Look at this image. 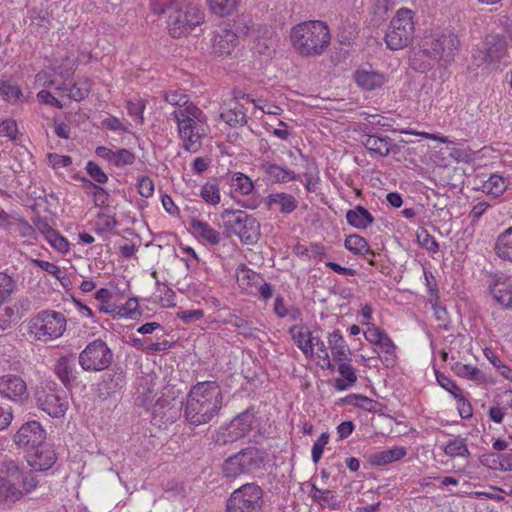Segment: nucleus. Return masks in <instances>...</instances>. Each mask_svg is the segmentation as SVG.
I'll list each match as a JSON object with an SVG mask.
<instances>
[{
  "label": "nucleus",
  "instance_id": "1",
  "mask_svg": "<svg viewBox=\"0 0 512 512\" xmlns=\"http://www.w3.org/2000/svg\"><path fill=\"white\" fill-rule=\"evenodd\" d=\"M224 395L216 381L192 385L183 402V417L192 426L210 423L223 407Z\"/></svg>",
  "mask_w": 512,
  "mask_h": 512
},
{
  "label": "nucleus",
  "instance_id": "2",
  "mask_svg": "<svg viewBox=\"0 0 512 512\" xmlns=\"http://www.w3.org/2000/svg\"><path fill=\"white\" fill-rule=\"evenodd\" d=\"M461 42L453 31L445 30L425 36L422 50L410 58V65L415 71L424 72L432 67L431 61H443L450 64L459 52Z\"/></svg>",
  "mask_w": 512,
  "mask_h": 512
},
{
  "label": "nucleus",
  "instance_id": "3",
  "mask_svg": "<svg viewBox=\"0 0 512 512\" xmlns=\"http://www.w3.org/2000/svg\"><path fill=\"white\" fill-rule=\"evenodd\" d=\"M331 41L329 27L320 20L304 21L291 29L290 42L302 57H319Z\"/></svg>",
  "mask_w": 512,
  "mask_h": 512
},
{
  "label": "nucleus",
  "instance_id": "4",
  "mask_svg": "<svg viewBox=\"0 0 512 512\" xmlns=\"http://www.w3.org/2000/svg\"><path fill=\"white\" fill-rule=\"evenodd\" d=\"M227 236L236 235L247 245L255 244L260 237V224L243 210L225 209L220 214Z\"/></svg>",
  "mask_w": 512,
  "mask_h": 512
},
{
  "label": "nucleus",
  "instance_id": "5",
  "mask_svg": "<svg viewBox=\"0 0 512 512\" xmlns=\"http://www.w3.org/2000/svg\"><path fill=\"white\" fill-rule=\"evenodd\" d=\"M34 399L37 407L53 418L64 417L69 408L68 393L54 381L36 386Z\"/></svg>",
  "mask_w": 512,
  "mask_h": 512
},
{
  "label": "nucleus",
  "instance_id": "6",
  "mask_svg": "<svg viewBox=\"0 0 512 512\" xmlns=\"http://www.w3.org/2000/svg\"><path fill=\"white\" fill-rule=\"evenodd\" d=\"M414 13L407 8H401L391 19L385 34V43L390 50H399L407 47L414 38Z\"/></svg>",
  "mask_w": 512,
  "mask_h": 512
},
{
  "label": "nucleus",
  "instance_id": "7",
  "mask_svg": "<svg viewBox=\"0 0 512 512\" xmlns=\"http://www.w3.org/2000/svg\"><path fill=\"white\" fill-rule=\"evenodd\" d=\"M66 330V318L63 313L52 310L39 312L29 321V332L39 341L61 337Z\"/></svg>",
  "mask_w": 512,
  "mask_h": 512
},
{
  "label": "nucleus",
  "instance_id": "8",
  "mask_svg": "<svg viewBox=\"0 0 512 512\" xmlns=\"http://www.w3.org/2000/svg\"><path fill=\"white\" fill-rule=\"evenodd\" d=\"M171 9L168 17V30L174 38L185 35L204 20V14L197 6L188 5L183 10L178 7L177 3H171Z\"/></svg>",
  "mask_w": 512,
  "mask_h": 512
},
{
  "label": "nucleus",
  "instance_id": "9",
  "mask_svg": "<svg viewBox=\"0 0 512 512\" xmlns=\"http://www.w3.org/2000/svg\"><path fill=\"white\" fill-rule=\"evenodd\" d=\"M262 502V488L256 483H246L231 493L226 502V511L257 512Z\"/></svg>",
  "mask_w": 512,
  "mask_h": 512
},
{
  "label": "nucleus",
  "instance_id": "10",
  "mask_svg": "<svg viewBox=\"0 0 512 512\" xmlns=\"http://www.w3.org/2000/svg\"><path fill=\"white\" fill-rule=\"evenodd\" d=\"M81 368L87 372H100L113 362V352L102 339L88 343L78 356Z\"/></svg>",
  "mask_w": 512,
  "mask_h": 512
},
{
  "label": "nucleus",
  "instance_id": "11",
  "mask_svg": "<svg viewBox=\"0 0 512 512\" xmlns=\"http://www.w3.org/2000/svg\"><path fill=\"white\" fill-rule=\"evenodd\" d=\"M255 414V409L249 407L235 416L228 426L219 429L215 437L216 444L226 445L246 436L252 429Z\"/></svg>",
  "mask_w": 512,
  "mask_h": 512
},
{
  "label": "nucleus",
  "instance_id": "12",
  "mask_svg": "<svg viewBox=\"0 0 512 512\" xmlns=\"http://www.w3.org/2000/svg\"><path fill=\"white\" fill-rule=\"evenodd\" d=\"M171 116L176 121L178 126V133L184 135L199 131V123L206 121V116L195 104L186 105L184 108H179L171 113Z\"/></svg>",
  "mask_w": 512,
  "mask_h": 512
},
{
  "label": "nucleus",
  "instance_id": "13",
  "mask_svg": "<svg viewBox=\"0 0 512 512\" xmlns=\"http://www.w3.org/2000/svg\"><path fill=\"white\" fill-rule=\"evenodd\" d=\"M45 437L46 433L41 424L33 420L26 422L19 428L14 435V442L29 451L41 446Z\"/></svg>",
  "mask_w": 512,
  "mask_h": 512
},
{
  "label": "nucleus",
  "instance_id": "14",
  "mask_svg": "<svg viewBox=\"0 0 512 512\" xmlns=\"http://www.w3.org/2000/svg\"><path fill=\"white\" fill-rule=\"evenodd\" d=\"M0 395L14 402H23L28 398L26 382L17 375H3L0 377Z\"/></svg>",
  "mask_w": 512,
  "mask_h": 512
},
{
  "label": "nucleus",
  "instance_id": "15",
  "mask_svg": "<svg viewBox=\"0 0 512 512\" xmlns=\"http://www.w3.org/2000/svg\"><path fill=\"white\" fill-rule=\"evenodd\" d=\"M259 170L264 175V179L272 184L300 180V176L294 171L266 159L261 160Z\"/></svg>",
  "mask_w": 512,
  "mask_h": 512
},
{
  "label": "nucleus",
  "instance_id": "16",
  "mask_svg": "<svg viewBox=\"0 0 512 512\" xmlns=\"http://www.w3.org/2000/svg\"><path fill=\"white\" fill-rule=\"evenodd\" d=\"M362 131L364 133L363 137L365 138L362 140V143L371 155L381 157L389 155L391 145V139L389 137L371 134V130L368 125H364Z\"/></svg>",
  "mask_w": 512,
  "mask_h": 512
},
{
  "label": "nucleus",
  "instance_id": "17",
  "mask_svg": "<svg viewBox=\"0 0 512 512\" xmlns=\"http://www.w3.org/2000/svg\"><path fill=\"white\" fill-rule=\"evenodd\" d=\"M54 372L66 388L77 379L76 357L74 354L62 356L54 367Z\"/></svg>",
  "mask_w": 512,
  "mask_h": 512
},
{
  "label": "nucleus",
  "instance_id": "18",
  "mask_svg": "<svg viewBox=\"0 0 512 512\" xmlns=\"http://www.w3.org/2000/svg\"><path fill=\"white\" fill-rule=\"evenodd\" d=\"M28 452V464L35 470H48L56 462L55 452L50 448L44 447L43 444L34 450H29Z\"/></svg>",
  "mask_w": 512,
  "mask_h": 512
},
{
  "label": "nucleus",
  "instance_id": "19",
  "mask_svg": "<svg viewBox=\"0 0 512 512\" xmlns=\"http://www.w3.org/2000/svg\"><path fill=\"white\" fill-rule=\"evenodd\" d=\"M354 80L361 89L372 91L384 85L386 76L372 69L361 68L355 71Z\"/></svg>",
  "mask_w": 512,
  "mask_h": 512
},
{
  "label": "nucleus",
  "instance_id": "20",
  "mask_svg": "<svg viewBox=\"0 0 512 512\" xmlns=\"http://www.w3.org/2000/svg\"><path fill=\"white\" fill-rule=\"evenodd\" d=\"M173 400L165 397H159L152 404L149 411H151L152 419L155 422L172 423L175 421L177 416V411L174 409V405L172 404Z\"/></svg>",
  "mask_w": 512,
  "mask_h": 512
},
{
  "label": "nucleus",
  "instance_id": "21",
  "mask_svg": "<svg viewBox=\"0 0 512 512\" xmlns=\"http://www.w3.org/2000/svg\"><path fill=\"white\" fill-rule=\"evenodd\" d=\"M237 35L227 29L218 31L213 39V50L219 55L230 54L237 44Z\"/></svg>",
  "mask_w": 512,
  "mask_h": 512
},
{
  "label": "nucleus",
  "instance_id": "22",
  "mask_svg": "<svg viewBox=\"0 0 512 512\" xmlns=\"http://www.w3.org/2000/svg\"><path fill=\"white\" fill-rule=\"evenodd\" d=\"M268 208H272L273 205L279 207V212L282 214H290L298 207V201L296 198L288 193L278 192L269 194L265 200Z\"/></svg>",
  "mask_w": 512,
  "mask_h": 512
},
{
  "label": "nucleus",
  "instance_id": "23",
  "mask_svg": "<svg viewBox=\"0 0 512 512\" xmlns=\"http://www.w3.org/2000/svg\"><path fill=\"white\" fill-rule=\"evenodd\" d=\"M238 454L247 474L259 470L264 462V453L255 447L242 449Z\"/></svg>",
  "mask_w": 512,
  "mask_h": 512
},
{
  "label": "nucleus",
  "instance_id": "24",
  "mask_svg": "<svg viewBox=\"0 0 512 512\" xmlns=\"http://www.w3.org/2000/svg\"><path fill=\"white\" fill-rule=\"evenodd\" d=\"M493 249L498 258L512 262V226L497 236Z\"/></svg>",
  "mask_w": 512,
  "mask_h": 512
},
{
  "label": "nucleus",
  "instance_id": "25",
  "mask_svg": "<svg viewBox=\"0 0 512 512\" xmlns=\"http://www.w3.org/2000/svg\"><path fill=\"white\" fill-rule=\"evenodd\" d=\"M328 343L336 362L350 360V349L339 330H335L329 335Z\"/></svg>",
  "mask_w": 512,
  "mask_h": 512
},
{
  "label": "nucleus",
  "instance_id": "26",
  "mask_svg": "<svg viewBox=\"0 0 512 512\" xmlns=\"http://www.w3.org/2000/svg\"><path fill=\"white\" fill-rule=\"evenodd\" d=\"M346 220L349 225L357 229H366L374 223L373 215L363 206L357 205L346 213Z\"/></svg>",
  "mask_w": 512,
  "mask_h": 512
},
{
  "label": "nucleus",
  "instance_id": "27",
  "mask_svg": "<svg viewBox=\"0 0 512 512\" xmlns=\"http://www.w3.org/2000/svg\"><path fill=\"white\" fill-rule=\"evenodd\" d=\"M490 292L501 306L505 308H512V288L501 277L496 279L492 285H490Z\"/></svg>",
  "mask_w": 512,
  "mask_h": 512
},
{
  "label": "nucleus",
  "instance_id": "28",
  "mask_svg": "<svg viewBox=\"0 0 512 512\" xmlns=\"http://www.w3.org/2000/svg\"><path fill=\"white\" fill-rule=\"evenodd\" d=\"M507 43L503 37L492 35L486 38V57L488 63L499 61L506 52Z\"/></svg>",
  "mask_w": 512,
  "mask_h": 512
},
{
  "label": "nucleus",
  "instance_id": "29",
  "mask_svg": "<svg viewBox=\"0 0 512 512\" xmlns=\"http://www.w3.org/2000/svg\"><path fill=\"white\" fill-rule=\"evenodd\" d=\"M107 394H113L121 390L126 385V376L121 368L110 370L103 375L101 383Z\"/></svg>",
  "mask_w": 512,
  "mask_h": 512
},
{
  "label": "nucleus",
  "instance_id": "30",
  "mask_svg": "<svg viewBox=\"0 0 512 512\" xmlns=\"http://www.w3.org/2000/svg\"><path fill=\"white\" fill-rule=\"evenodd\" d=\"M407 454L404 447H393L388 450L375 452L369 458L372 465L383 466L402 459Z\"/></svg>",
  "mask_w": 512,
  "mask_h": 512
},
{
  "label": "nucleus",
  "instance_id": "31",
  "mask_svg": "<svg viewBox=\"0 0 512 512\" xmlns=\"http://www.w3.org/2000/svg\"><path fill=\"white\" fill-rule=\"evenodd\" d=\"M190 228L192 232L212 245H218L220 243V234L214 228H212L207 222L192 219L190 221Z\"/></svg>",
  "mask_w": 512,
  "mask_h": 512
},
{
  "label": "nucleus",
  "instance_id": "32",
  "mask_svg": "<svg viewBox=\"0 0 512 512\" xmlns=\"http://www.w3.org/2000/svg\"><path fill=\"white\" fill-rule=\"evenodd\" d=\"M338 372L341 378L335 379L334 387L338 391H344L353 386L357 381L355 369L346 361H338Z\"/></svg>",
  "mask_w": 512,
  "mask_h": 512
},
{
  "label": "nucleus",
  "instance_id": "33",
  "mask_svg": "<svg viewBox=\"0 0 512 512\" xmlns=\"http://www.w3.org/2000/svg\"><path fill=\"white\" fill-rule=\"evenodd\" d=\"M289 333L302 353L306 357H312L313 349L310 344H308V338L309 335H311V332L308 330V328L304 325H293L289 329Z\"/></svg>",
  "mask_w": 512,
  "mask_h": 512
},
{
  "label": "nucleus",
  "instance_id": "34",
  "mask_svg": "<svg viewBox=\"0 0 512 512\" xmlns=\"http://www.w3.org/2000/svg\"><path fill=\"white\" fill-rule=\"evenodd\" d=\"M344 245L347 250L351 251L355 255L375 256V252L370 248L367 240L358 234H352V235L347 236L345 239Z\"/></svg>",
  "mask_w": 512,
  "mask_h": 512
},
{
  "label": "nucleus",
  "instance_id": "35",
  "mask_svg": "<svg viewBox=\"0 0 512 512\" xmlns=\"http://www.w3.org/2000/svg\"><path fill=\"white\" fill-rule=\"evenodd\" d=\"M445 455L455 458V457H463L470 458L471 453L468 450L466 439L461 436L454 437L450 439L444 447Z\"/></svg>",
  "mask_w": 512,
  "mask_h": 512
},
{
  "label": "nucleus",
  "instance_id": "36",
  "mask_svg": "<svg viewBox=\"0 0 512 512\" xmlns=\"http://www.w3.org/2000/svg\"><path fill=\"white\" fill-rule=\"evenodd\" d=\"M57 89L68 91V96L74 101H81L85 99L91 91V82L89 79H82L75 82L70 88L63 86Z\"/></svg>",
  "mask_w": 512,
  "mask_h": 512
},
{
  "label": "nucleus",
  "instance_id": "37",
  "mask_svg": "<svg viewBox=\"0 0 512 512\" xmlns=\"http://www.w3.org/2000/svg\"><path fill=\"white\" fill-rule=\"evenodd\" d=\"M22 491L7 478L0 477V503H13L22 497Z\"/></svg>",
  "mask_w": 512,
  "mask_h": 512
},
{
  "label": "nucleus",
  "instance_id": "38",
  "mask_svg": "<svg viewBox=\"0 0 512 512\" xmlns=\"http://www.w3.org/2000/svg\"><path fill=\"white\" fill-rule=\"evenodd\" d=\"M222 473L227 479H236L242 474H247L244 467H242L241 458L238 453L225 460L222 465Z\"/></svg>",
  "mask_w": 512,
  "mask_h": 512
},
{
  "label": "nucleus",
  "instance_id": "39",
  "mask_svg": "<svg viewBox=\"0 0 512 512\" xmlns=\"http://www.w3.org/2000/svg\"><path fill=\"white\" fill-rule=\"evenodd\" d=\"M226 323L235 327L238 330V334L244 336L245 338L257 337V332L259 330L253 326L252 321L233 315L229 320L226 321Z\"/></svg>",
  "mask_w": 512,
  "mask_h": 512
},
{
  "label": "nucleus",
  "instance_id": "40",
  "mask_svg": "<svg viewBox=\"0 0 512 512\" xmlns=\"http://www.w3.org/2000/svg\"><path fill=\"white\" fill-rule=\"evenodd\" d=\"M201 198L210 205H217L220 202V189L218 180L213 178L207 181L201 188Z\"/></svg>",
  "mask_w": 512,
  "mask_h": 512
},
{
  "label": "nucleus",
  "instance_id": "41",
  "mask_svg": "<svg viewBox=\"0 0 512 512\" xmlns=\"http://www.w3.org/2000/svg\"><path fill=\"white\" fill-rule=\"evenodd\" d=\"M239 0H209L210 10L220 16L231 15L237 8Z\"/></svg>",
  "mask_w": 512,
  "mask_h": 512
},
{
  "label": "nucleus",
  "instance_id": "42",
  "mask_svg": "<svg viewBox=\"0 0 512 512\" xmlns=\"http://www.w3.org/2000/svg\"><path fill=\"white\" fill-rule=\"evenodd\" d=\"M17 288V282L7 272H0V305L6 302Z\"/></svg>",
  "mask_w": 512,
  "mask_h": 512
},
{
  "label": "nucleus",
  "instance_id": "43",
  "mask_svg": "<svg viewBox=\"0 0 512 512\" xmlns=\"http://www.w3.org/2000/svg\"><path fill=\"white\" fill-rule=\"evenodd\" d=\"M220 117L231 127H235L237 125L243 126L247 123L243 107L239 105H236L233 109H230L227 112L221 113Z\"/></svg>",
  "mask_w": 512,
  "mask_h": 512
},
{
  "label": "nucleus",
  "instance_id": "44",
  "mask_svg": "<svg viewBox=\"0 0 512 512\" xmlns=\"http://www.w3.org/2000/svg\"><path fill=\"white\" fill-rule=\"evenodd\" d=\"M483 187L484 191H486L488 195H492L494 197H499L502 195L507 188L505 179L502 176L496 174L491 175L489 179L484 183Z\"/></svg>",
  "mask_w": 512,
  "mask_h": 512
},
{
  "label": "nucleus",
  "instance_id": "45",
  "mask_svg": "<svg viewBox=\"0 0 512 512\" xmlns=\"http://www.w3.org/2000/svg\"><path fill=\"white\" fill-rule=\"evenodd\" d=\"M0 95L5 101L15 104L22 96V91L19 86L11 83L10 81H1Z\"/></svg>",
  "mask_w": 512,
  "mask_h": 512
},
{
  "label": "nucleus",
  "instance_id": "46",
  "mask_svg": "<svg viewBox=\"0 0 512 512\" xmlns=\"http://www.w3.org/2000/svg\"><path fill=\"white\" fill-rule=\"evenodd\" d=\"M231 184L236 191L243 195H248L252 192L254 184L252 180L245 174L236 172L231 177Z\"/></svg>",
  "mask_w": 512,
  "mask_h": 512
},
{
  "label": "nucleus",
  "instance_id": "47",
  "mask_svg": "<svg viewBox=\"0 0 512 512\" xmlns=\"http://www.w3.org/2000/svg\"><path fill=\"white\" fill-rule=\"evenodd\" d=\"M180 139L183 141V149L189 152H197L201 148V138L202 134L199 131H194V133L183 134L178 133Z\"/></svg>",
  "mask_w": 512,
  "mask_h": 512
},
{
  "label": "nucleus",
  "instance_id": "48",
  "mask_svg": "<svg viewBox=\"0 0 512 512\" xmlns=\"http://www.w3.org/2000/svg\"><path fill=\"white\" fill-rule=\"evenodd\" d=\"M96 218L95 229L98 233L111 232L118 225L113 216L103 212L98 213Z\"/></svg>",
  "mask_w": 512,
  "mask_h": 512
},
{
  "label": "nucleus",
  "instance_id": "49",
  "mask_svg": "<svg viewBox=\"0 0 512 512\" xmlns=\"http://www.w3.org/2000/svg\"><path fill=\"white\" fill-rule=\"evenodd\" d=\"M417 240L419 245L430 253H437L439 251V244L435 237L428 233L427 230L422 229L417 233Z\"/></svg>",
  "mask_w": 512,
  "mask_h": 512
},
{
  "label": "nucleus",
  "instance_id": "50",
  "mask_svg": "<svg viewBox=\"0 0 512 512\" xmlns=\"http://www.w3.org/2000/svg\"><path fill=\"white\" fill-rule=\"evenodd\" d=\"M164 99L166 102L173 106H179L184 108L186 105L192 104L189 101V96L179 90H169L164 93Z\"/></svg>",
  "mask_w": 512,
  "mask_h": 512
},
{
  "label": "nucleus",
  "instance_id": "51",
  "mask_svg": "<svg viewBox=\"0 0 512 512\" xmlns=\"http://www.w3.org/2000/svg\"><path fill=\"white\" fill-rule=\"evenodd\" d=\"M376 346H378L381 349V352L384 353V358L382 359L383 362H389L394 359L396 346L387 333L382 335V338Z\"/></svg>",
  "mask_w": 512,
  "mask_h": 512
},
{
  "label": "nucleus",
  "instance_id": "52",
  "mask_svg": "<svg viewBox=\"0 0 512 512\" xmlns=\"http://www.w3.org/2000/svg\"><path fill=\"white\" fill-rule=\"evenodd\" d=\"M436 379L438 384L446 391H448L451 395H453L454 398H458L462 394V390L460 389V387L448 376L437 371Z\"/></svg>",
  "mask_w": 512,
  "mask_h": 512
},
{
  "label": "nucleus",
  "instance_id": "53",
  "mask_svg": "<svg viewBox=\"0 0 512 512\" xmlns=\"http://www.w3.org/2000/svg\"><path fill=\"white\" fill-rule=\"evenodd\" d=\"M315 501L322 507H327L331 510H337L339 508L337 497L331 490H323V492H320V495H318Z\"/></svg>",
  "mask_w": 512,
  "mask_h": 512
},
{
  "label": "nucleus",
  "instance_id": "54",
  "mask_svg": "<svg viewBox=\"0 0 512 512\" xmlns=\"http://www.w3.org/2000/svg\"><path fill=\"white\" fill-rule=\"evenodd\" d=\"M50 245L61 253H65L69 250V243L65 237L59 234L56 230L50 232V235L46 238Z\"/></svg>",
  "mask_w": 512,
  "mask_h": 512
},
{
  "label": "nucleus",
  "instance_id": "55",
  "mask_svg": "<svg viewBox=\"0 0 512 512\" xmlns=\"http://www.w3.org/2000/svg\"><path fill=\"white\" fill-rule=\"evenodd\" d=\"M135 161V155L127 149H118L114 152L113 165L123 167L132 165Z\"/></svg>",
  "mask_w": 512,
  "mask_h": 512
},
{
  "label": "nucleus",
  "instance_id": "56",
  "mask_svg": "<svg viewBox=\"0 0 512 512\" xmlns=\"http://www.w3.org/2000/svg\"><path fill=\"white\" fill-rule=\"evenodd\" d=\"M86 171L89 176L97 183L103 184L108 181L107 174L102 170V168L93 161H89L86 164Z\"/></svg>",
  "mask_w": 512,
  "mask_h": 512
},
{
  "label": "nucleus",
  "instance_id": "57",
  "mask_svg": "<svg viewBox=\"0 0 512 512\" xmlns=\"http://www.w3.org/2000/svg\"><path fill=\"white\" fill-rule=\"evenodd\" d=\"M457 374L466 377L469 380L482 381L484 379L483 373L472 365H461L457 368Z\"/></svg>",
  "mask_w": 512,
  "mask_h": 512
},
{
  "label": "nucleus",
  "instance_id": "58",
  "mask_svg": "<svg viewBox=\"0 0 512 512\" xmlns=\"http://www.w3.org/2000/svg\"><path fill=\"white\" fill-rule=\"evenodd\" d=\"M329 441V434L327 432L322 433L319 438L315 441L312 447V460L316 464L322 457L324 447Z\"/></svg>",
  "mask_w": 512,
  "mask_h": 512
},
{
  "label": "nucleus",
  "instance_id": "59",
  "mask_svg": "<svg viewBox=\"0 0 512 512\" xmlns=\"http://www.w3.org/2000/svg\"><path fill=\"white\" fill-rule=\"evenodd\" d=\"M32 263L37 267L41 268L43 271L53 275L57 280H61L62 271L60 267L55 265L54 263L40 259H32Z\"/></svg>",
  "mask_w": 512,
  "mask_h": 512
},
{
  "label": "nucleus",
  "instance_id": "60",
  "mask_svg": "<svg viewBox=\"0 0 512 512\" xmlns=\"http://www.w3.org/2000/svg\"><path fill=\"white\" fill-rule=\"evenodd\" d=\"M177 318L180 319L184 324H191L203 318L204 311L202 309L196 310H183L176 314Z\"/></svg>",
  "mask_w": 512,
  "mask_h": 512
},
{
  "label": "nucleus",
  "instance_id": "61",
  "mask_svg": "<svg viewBox=\"0 0 512 512\" xmlns=\"http://www.w3.org/2000/svg\"><path fill=\"white\" fill-rule=\"evenodd\" d=\"M243 274L239 278V281L242 285L256 287L258 284H261L263 277L250 269H243Z\"/></svg>",
  "mask_w": 512,
  "mask_h": 512
},
{
  "label": "nucleus",
  "instance_id": "62",
  "mask_svg": "<svg viewBox=\"0 0 512 512\" xmlns=\"http://www.w3.org/2000/svg\"><path fill=\"white\" fill-rule=\"evenodd\" d=\"M145 103L141 99L128 100L127 110L130 116L137 117L143 123V112Z\"/></svg>",
  "mask_w": 512,
  "mask_h": 512
},
{
  "label": "nucleus",
  "instance_id": "63",
  "mask_svg": "<svg viewBox=\"0 0 512 512\" xmlns=\"http://www.w3.org/2000/svg\"><path fill=\"white\" fill-rule=\"evenodd\" d=\"M17 123L15 120L7 119L0 123V136H5L11 140L16 139Z\"/></svg>",
  "mask_w": 512,
  "mask_h": 512
},
{
  "label": "nucleus",
  "instance_id": "64",
  "mask_svg": "<svg viewBox=\"0 0 512 512\" xmlns=\"http://www.w3.org/2000/svg\"><path fill=\"white\" fill-rule=\"evenodd\" d=\"M138 192L142 197L149 198L154 193V183L151 178L144 176L139 179Z\"/></svg>",
  "mask_w": 512,
  "mask_h": 512
}]
</instances>
